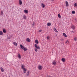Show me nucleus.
Wrapping results in <instances>:
<instances>
[{
    "label": "nucleus",
    "instance_id": "obj_1",
    "mask_svg": "<svg viewBox=\"0 0 77 77\" xmlns=\"http://www.w3.org/2000/svg\"><path fill=\"white\" fill-rule=\"evenodd\" d=\"M35 48V51L36 52H37L38 51V49L39 50L40 49V47L39 46H38V45L35 44L34 45Z\"/></svg>",
    "mask_w": 77,
    "mask_h": 77
},
{
    "label": "nucleus",
    "instance_id": "obj_2",
    "mask_svg": "<svg viewBox=\"0 0 77 77\" xmlns=\"http://www.w3.org/2000/svg\"><path fill=\"white\" fill-rule=\"evenodd\" d=\"M20 47L21 48V49L25 51H27V48L24 47V46H23L22 45H20Z\"/></svg>",
    "mask_w": 77,
    "mask_h": 77
},
{
    "label": "nucleus",
    "instance_id": "obj_3",
    "mask_svg": "<svg viewBox=\"0 0 77 77\" xmlns=\"http://www.w3.org/2000/svg\"><path fill=\"white\" fill-rule=\"evenodd\" d=\"M52 64L54 65H56V62L55 61H53L52 62Z\"/></svg>",
    "mask_w": 77,
    "mask_h": 77
},
{
    "label": "nucleus",
    "instance_id": "obj_4",
    "mask_svg": "<svg viewBox=\"0 0 77 77\" xmlns=\"http://www.w3.org/2000/svg\"><path fill=\"white\" fill-rule=\"evenodd\" d=\"M26 41L27 42H30V40L29 38H27L26 39Z\"/></svg>",
    "mask_w": 77,
    "mask_h": 77
},
{
    "label": "nucleus",
    "instance_id": "obj_5",
    "mask_svg": "<svg viewBox=\"0 0 77 77\" xmlns=\"http://www.w3.org/2000/svg\"><path fill=\"white\" fill-rule=\"evenodd\" d=\"M23 71L24 73H26V72L27 71V69H26V68L23 69Z\"/></svg>",
    "mask_w": 77,
    "mask_h": 77
},
{
    "label": "nucleus",
    "instance_id": "obj_6",
    "mask_svg": "<svg viewBox=\"0 0 77 77\" xmlns=\"http://www.w3.org/2000/svg\"><path fill=\"white\" fill-rule=\"evenodd\" d=\"M38 68L39 70H41L42 68V66H38Z\"/></svg>",
    "mask_w": 77,
    "mask_h": 77
},
{
    "label": "nucleus",
    "instance_id": "obj_7",
    "mask_svg": "<svg viewBox=\"0 0 77 77\" xmlns=\"http://www.w3.org/2000/svg\"><path fill=\"white\" fill-rule=\"evenodd\" d=\"M63 36H64V37H65V38H66V37H67L65 33H63Z\"/></svg>",
    "mask_w": 77,
    "mask_h": 77
},
{
    "label": "nucleus",
    "instance_id": "obj_8",
    "mask_svg": "<svg viewBox=\"0 0 77 77\" xmlns=\"http://www.w3.org/2000/svg\"><path fill=\"white\" fill-rule=\"evenodd\" d=\"M26 75L28 76H29V75H30V72H29V71H27L26 72Z\"/></svg>",
    "mask_w": 77,
    "mask_h": 77
},
{
    "label": "nucleus",
    "instance_id": "obj_9",
    "mask_svg": "<svg viewBox=\"0 0 77 77\" xmlns=\"http://www.w3.org/2000/svg\"><path fill=\"white\" fill-rule=\"evenodd\" d=\"M21 68L23 69H25V66H24V65H22L21 66Z\"/></svg>",
    "mask_w": 77,
    "mask_h": 77
},
{
    "label": "nucleus",
    "instance_id": "obj_10",
    "mask_svg": "<svg viewBox=\"0 0 77 77\" xmlns=\"http://www.w3.org/2000/svg\"><path fill=\"white\" fill-rule=\"evenodd\" d=\"M45 6V5L43 3H42V7L44 8Z\"/></svg>",
    "mask_w": 77,
    "mask_h": 77
},
{
    "label": "nucleus",
    "instance_id": "obj_11",
    "mask_svg": "<svg viewBox=\"0 0 77 77\" xmlns=\"http://www.w3.org/2000/svg\"><path fill=\"white\" fill-rule=\"evenodd\" d=\"M61 60L63 62H65V59L64 58H62Z\"/></svg>",
    "mask_w": 77,
    "mask_h": 77
},
{
    "label": "nucleus",
    "instance_id": "obj_12",
    "mask_svg": "<svg viewBox=\"0 0 77 77\" xmlns=\"http://www.w3.org/2000/svg\"><path fill=\"white\" fill-rule=\"evenodd\" d=\"M66 6H69V4H68V2H66Z\"/></svg>",
    "mask_w": 77,
    "mask_h": 77
},
{
    "label": "nucleus",
    "instance_id": "obj_13",
    "mask_svg": "<svg viewBox=\"0 0 77 77\" xmlns=\"http://www.w3.org/2000/svg\"><path fill=\"white\" fill-rule=\"evenodd\" d=\"M35 43H36V44H38L39 43V42L37 40H35Z\"/></svg>",
    "mask_w": 77,
    "mask_h": 77
},
{
    "label": "nucleus",
    "instance_id": "obj_14",
    "mask_svg": "<svg viewBox=\"0 0 77 77\" xmlns=\"http://www.w3.org/2000/svg\"><path fill=\"white\" fill-rule=\"evenodd\" d=\"M19 4L20 5H21L23 4V2H22V1L21 0H19Z\"/></svg>",
    "mask_w": 77,
    "mask_h": 77
},
{
    "label": "nucleus",
    "instance_id": "obj_15",
    "mask_svg": "<svg viewBox=\"0 0 77 77\" xmlns=\"http://www.w3.org/2000/svg\"><path fill=\"white\" fill-rule=\"evenodd\" d=\"M53 29L54 30V31H55V32H57V30L56 28H54Z\"/></svg>",
    "mask_w": 77,
    "mask_h": 77
},
{
    "label": "nucleus",
    "instance_id": "obj_16",
    "mask_svg": "<svg viewBox=\"0 0 77 77\" xmlns=\"http://www.w3.org/2000/svg\"><path fill=\"white\" fill-rule=\"evenodd\" d=\"M23 19H24V20H26V16H25V15H24L23 16Z\"/></svg>",
    "mask_w": 77,
    "mask_h": 77
},
{
    "label": "nucleus",
    "instance_id": "obj_17",
    "mask_svg": "<svg viewBox=\"0 0 77 77\" xmlns=\"http://www.w3.org/2000/svg\"><path fill=\"white\" fill-rule=\"evenodd\" d=\"M1 71L2 72H4V69H3V68L1 67Z\"/></svg>",
    "mask_w": 77,
    "mask_h": 77
},
{
    "label": "nucleus",
    "instance_id": "obj_18",
    "mask_svg": "<svg viewBox=\"0 0 77 77\" xmlns=\"http://www.w3.org/2000/svg\"><path fill=\"white\" fill-rule=\"evenodd\" d=\"M3 32L4 33H6V29H3Z\"/></svg>",
    "mask_w": 77,
    "mask_h": 77
},
{
    "label": "nucleus",
    "instance_id": "obj_19",
    "mask_svg": "<svg viewBox=\"0 0 77 77\" xmlns=\"http://www.w3.org/2000/svg\"><path fill=\"white\" fill-rule=\"evenodd\" d=\"M51 23H47V26H51Z\"/></svg>",
    "mask_w": 77,
    "mask_h": 77
},
{
    "label": "nucleus",
    "instance_id": "obj_20",
    "mask_svg": "<svg viewBox=\"0 0 77 77\" xmlns=\"http://www.w3.org/2000/svg\"><path fill=\"white\" fill-rule=\"evenodd\" d=\"M13 44L15 46H17V43L14 42Z\"/></svg>",
    "mask_w": 77,
    "mask_h": 77
},
{
    "label": "nucleus",
    "instance_id": "obj_21",
    "mask_svg": "<svg viewBox=\"0 0 77 77\" xmlns=\"http://www.w3.org/2000/svg\"><path fill=\"white\" fill-rule=\"evenodd\" d=\"M18 57L19 58V59H21V56L20 54H18Z\"/></svg>",
    "mask_w": 77,
    "mask_h": 77
},
{
    "label": "nucleus",
    "instance_id": "obj_22",
    "mask_svg": "<svg viewBox=\"0 0 77 77\" xmlns=\"http://www.w3.org/2000/svg\"><path fill=\"white\" fill-rule=\"evenodd\" d=\"M24 12H25V13H26V14H28V11H27L26 10H24Z\"/></svg>",
    "mask_w": 77,
    "mask_h": 77
},
{
    "label": "nucleus",
    "instance_id": "obj_23",
    "mask_svg": "<svg viewBox=\"0 0 77 77\" xmlns=\"http://www.w3.org/2000/svg\"><path fill=\"white\" fill-rule=\"evenodd\" d=\"M71 28L74 30V29H75V26H71Z\"/></svg>",
    "mask_w": 77,
    "mask_h": 77
},
{
    "label": "nucleus",
    "instance_id": "obj_24",
    "mask_svg": "<svg viewBox=\"0 0 77 77\" xmlns=\"http://www.w3.org/2000/svg\"><path fill=\"white\" fill-rule=\"evenodd\" d=\"M3 32L2 31H0V35H3Z\"/></svg>",
    "mask_w": 77,
    "mask_h": 77
},
{
    "label": "nucleus",
    "instance_id": "obj_25",
    "mask_svg": "<svg viewBox=\"0 0 77 77\" xmlns=\"http://www.w3.org/2000/svg\"><path fill=\"white\" fill-rule=\"evenodd\" d=\"M69 41L68 40H67L66 42V44H68V43H69Z\"/></svg>",
    "mask_w": 77,
    "mask_h": 77
},
{
    "label": "nucleus",
    "instance_id": "obj_26",
    "mask_svg": "<svg viewBox=\"0 0 77 77\" xmlns=\"http://www.w3.org/2000/svg\"><path fill=\"white\" fill-rule=\"evenodd\" d=\"M47 39H50V36H47Z\"/></svg>",
    "mask_w": 77,
    "mask_h": 77
},
{
    "label": "nucleus",
    "instance_id": "obj_27",
    "mask_svg": "<svg viewBox=\"0 0 77 77\" xmlns=\"http://www.w3.org/2000/svg\"><path fill=\"white\" fill-rule=\"evenodd\" d=\"M58 18H61V16H60V14H58Z\"/></svg>",
    "mask_w": 77,
    "mask_h": 77
},
{
    "label": "nucleus",
    "instance_id": "obj_28",
    "mask_svg": "<svg viewBox=\"0 0 77 77\" xmlns=\"http://www.w3.org/2000/svg\"><path fill=\"white\" fill-rule=\"evenodd\" d=\"M72 14H75V11H72Z\"/></svg>",
    "mask_w": 77,
    "mask_h": 77
},
{
    "label": "nucleus",
    "instance_id": "obj_29",
    "mask_svg": "<svg viewBox=\"0 0 77 77\" xmlns=\"http://www.w3.org/2000/svg\"><path fill=\"white\" fill-rule=\"evenodd\" d=\"M77 37H75V38H74V40L75 41H77Z\"/></svg>",
    "mask_w": 77,
    "mask_h": 77
},
{
    "label": "nucleus",
    "instance_id": "obj_30",
    "mask_svg": "<svg viewBox=\"0 0 77 77\" xmlns=\"http://www.w3.org/2000/svg\"><path fill=\"white\" fill-rule=\"evenodd\" d=\"M3 11H1V15H3Z\"/></svg>",
    "mask_w": 77,
    "mask_h": 77
},
{
    "label": "nucleus",
    "instance_id": "obj_31",
    "mask_svg": "<svg viewBox=\"0 0 77 77\" xmlns=\"http://www.w3.org/2000/svg\"><path fill=\"white\" fill-rule=\"evenodd\" d=\"M35 23H33V24H32V26H35Z\"/></svg>",
    "mask_w": 77,
    "mask_h": 77
},
{
    "label": "nucleus",
    "instance_id": "obj_32",
    "mask_svg": "<svg viewBox=\"0 0 77 77\" xmlns=\"http://www.w3.org/2000/svg\"><path fill=\"white\" fill-rule=\"evenodd\" d=\"M41 31H42V30H41V29L40 30L38 31V32H41Z\"/></svg>",
    "mask_w": 77,
    "mask_h": 77
},
{
    "label": "nucleus",
    "instance_id": "obj_33",
    "mask_svg": "<svg viewBox=\"0 0 77 77\" xmlns=\"http://www.w3.org/2000/svg\"><path fill=\"white\" fill-rule=\"evenodd\" d=\"M47 77H51V76L50 75H47Z\"/></svg>",
    "mask_w": 77,
    "mask_h": 77
},
{
    "label": "nucleus",
    "instance_id": "obj_34",
    "mask_svg": "<svg viewBox=\"0 0 77 77\" xmlns=\"http://www.w3.org/2000/svg\"><path fill=\"white\" fill-rule=\"evenodd\" d=\"M71 32H72V33H74V31H72Z\"/></svg>",
    "mask_w": 77,
    "mask_h": 77
},
{
    "label": "nucleus",
    "instance_id": "obj_35",
    "mask_svg": "<svg viewBox=\"0 0 77 77\" xmlns=\"http://www.w3.org/2000/svg\"><path fill=\"white\" fill-rule=\"evenodd\" d=\"M52 2H54V0H51Z\"/></svg>",
    "mask_w": 77,
    "mask_h": 77
}]
</instances>
